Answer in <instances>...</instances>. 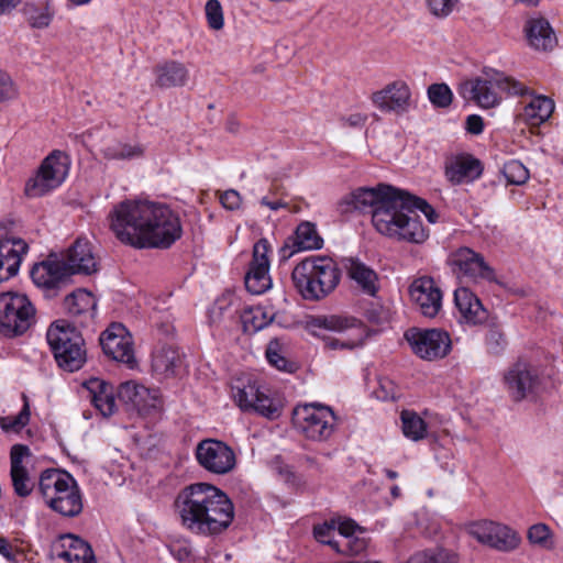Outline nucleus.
<instances>
[{"label": "nucleus", "instance_id": "obj_5", "mask_svg": "<svg viewBox=\"0 0 563 563\" xmlns=\"http://www.w3.org/2000/svg\"><path fill=\"white\" fill-rule=\"evenodd\" d=\"M503 92L523 96L528 93V88L522 82L493 69L484 70L481 76L465 80L459 87V93L463 99L474 101L484 109L499 104Z\"/></svg>", "mask_w": 563, "mask_h": 563}, {"label": "nucleus", "instance_id": "obj_6", "mask_svg": "<svg viewBox=\"0 0 563 563\" xmlns=\"http://www.w3.org/2000/svg\"><path fill=\"white\" fill-rule=\"evenodd\" d=\"M38 490L45 503L64 517H76L82 511V498L78 484L65 471H43L38 481Z\"/></svg>", "mask_w": 563, "mask_h": 563}, {"label": "nucleus", "instance_id": "obj_40", "mask_svg": "<svg viewBox=\"0 0 563 563\" xmlns=\"http://www.w3.org/2000/svg\"><path fill=\"white\" fill-rule=\"evenodd\" d=\"M408 563H459V555L446 549L427 550L411 555Z\"/></svg>", "mask_w": 563, "mask_h": 563}, {"label": "nucleus", "instance_id": "obj_38", "mask_svg": "<svg viewBox=\"0 0 563 563\" xmlns=\"http://www.w3.org/2000/svg\"><path fill=\"white\" fill-rule=\"evenodd\" d=\"M150 391L142 385H137L133 382L122 383L118 388V397L125 404H131L137 410H144L146 407H156V398L153 397V402L147 405L145 398Z\"/></svg>", "mask_w": 563, "mask_h": 563}, {"label": "nucleus", "instance_id": "obj_45", "mask_svg": "<svg viewBox=\"0 0 563 563\" xmlns=\"http://www.w3.org/2000/svg\"><path fill=\"white\" fill-rule=\"evenodd\" d=\"M503 174L511 185H522L529 179V170L517 159H511L504 165Z\"/></svg>", "mask_w": 563, "mask_h": 563}, {"label": "nucleus", "instance_id": "obj_7", "mask_svg": "<svg viewBox=\"0 0 563 563\" xmlns=\"http://www.w3.org/2000/svg\"><path fill=\"white\" fill-rule=\"evenodd\" d=\"M46 340L57 365L69 373L79 371L87 361L82 334L69 322L57 320L46 332Z\"/></svg>", "mask_w": 563, "mask_h": 563}, {"label": "nucleus", "instance_id": "obj_18", "mask_svg": "<svg viewBox=\"0 0 563 563\" xmlns=\"http://www.w3.org/2000/svg\"><path fill=\"white\" fill-rule=\"evenodd\" d=\"M99 341L104 354L112 360L130 366L135 364L132 335L123 324H110L101 333Z\"/></svg>", "mask_w": 563, "mask_h": 563}, {"label": "nucleus", "instance_id": "obj_33", "mask_svg": "<svg viewBox=\"0 0 563 563\" xmlns=\"http://www.w3.org/2000/svg\"><path fill=\"white\" fill-rule=\"evenodd\" d=\"M347 276L357 285V287L368 296H376L379 285L378 276L374 269L364 263L349 258L344 264Z\"/></svg>", "mask_w": 563, "mask_h": 563}, {"label": "nucleus", "instance_id": "obj_8", "mask_svg": "<svg viewBox=\"0 0 563 563\" xmlns=\"http://www.w3.org/2000/svg\"><path fill=\"white\" fill-rule=\"evenodd\" d=\"M307 330L316 336H321L320 330H329L343 333L352 331L353 335L349 340L341 341L339 339L324 338L325 350L347 349L353 350L364 344L368 333L362 321L354 317L342 314L312 316L307 320Z\"/></svg>", "mask_w": 563, "mask_h": 563}, {"label": "nucleus", "instance_id": "obj_31", "mask_svg": "<svg viewBox=\"0 0 563 563\" xmlns=\"http://www.w3.org/2000/svg\"><path fill=\"white\" fill-rule=\"evenodd\" d=\"M97 301L93 295L87 290L79 289L64 299V308L71 317L82 318L79 323L86 324L96 317Z\"/></svg>", "mask_w": 563, "mask_h": 563}, {"label": "nucleus", "instance_id": "obj_64", "mask_svg": "<svg viewBox=\"0 0 563 563\" xmlns=\"http://www.w3.org/2000/svg\"><path fill=\"white\" fill-rule=\"evenodd\" d=\"M384 472L389 479H396L398 477V473L393 470L385 468Z\"/></svg>", "mask_w": 563, "mask_h": 563}, {"label": "nucleus", "instance_id": "obj_36", "mask_svg": "<svg viewBox=\"0 0 563 563\" xmlns=\"http://www.w3.org/2000/svg\"><path fill=\"white\" fill-rule=\"evenodd\" d=\"M323 240L318 234L317 228L311 222H301L295 232V238L292 242V250L284 257H289L294 253L303 251V250H319L322 247Z\"/></svg>", "mask_w": 563, "mask_h": 563}, {"label": "nucleus", "instance_id": "obj_24", "mask_svg": "<svg viewBox=\"0 0 563 563\" xmlns=\"http://www.w3.org/2000/svg\"><path fill=\"white\" fill-rule=\"evenodd\" d=\"M411 300L419 307L424 317H435L442 306V292L431 277L415 279L409 287Z\"/></svg>", "mask_w": 563, "mask_h": 563}, {"label": "nucleus", "instance_id": "obj_42", "mask_svg": "<svg viewBox=\"0 0 563 563\" xmlns=\"http://www.w3.org/2000/svg\"><path fill=\"white\" fill-rule=\"evenodd\" d=\"M101 152L107 159H129L143 154V150L140 146H133L117 141L103 146Z\"/></svg>", "mask_w": 563, "mask_h": 563}, {"label": "nucleus", "instance_id": "obj_32", "mask_svg": "<svg viewBox=\"0 0 563 563\" xmlns=\"http://www.w3.org/2000/svg\"><path fill=\"white\" fill-rule=\"evenodd\" d=\"M92 405L103 417H110L115 411V396L112 385L99 378L86 383Z\"/></svg>", "mask_w": 563, "mask_h": 563}, {"label": "nucleus", "instance_id": "obj_14", "mask_svg": "<svg viewBox=\"0 0 563 563\" xmlns=\"http://www.w3.org/2000/svg\"><path fill=\"white\" fill-rule=\"evenodd\" d=\"M405 339L412 352L422 360L442 358L451 350L449 334L437 329L421 330L411 328L406 331Z\"/></svg>", "mask_w": 563, "mask_h": 563}, {"label": "nucleus", "instance_id": "obj_1", "mask_svg": "<svg viewBox=\"0 0 563 563\" xmlns=\"http://www.w3.org/2000/svg\"><path fill=\"white\" fill-rule=\"evenodd\" d=\"M109 217L115 236L137 249H168L183 234L179 217L162 203L125 200Z\"/></svg>", "mask_w": 563, "mask_h": 563}, {"label": "nucleus", "instance_id": "obj_19", "mask_svg": "<svg viewBox=\"0 0 563 563\" xmlns=\"http://www.w3.org/2000/svg\"><path fill=\"white\" fill-rule=\"evenodd\" d=\"M372 102L382 112L402 115L412 107L411 90L404 80H395L372 95Z\"/></svg>", "mask_w": 563, "mask_h": 563}, {"label": "nucleus", "instance_id": "obj_62", "mask_svg": "<svg viewBox=\"0 0 563 563\" xmlns=\"http://www.w3.org/2000/svg\"><path fill=\"white\" fill-rule=\"evenodd\" d=\"M261 205L266 206L271 210H274V211H276V210H278L280 208H286L287 207V203L284 202L283 200L271 201L267 197H263L261 199Z\"/></svg>", "mask_w": 563, "mask_h": 563}, {"label": "nucleus", "instance_id": "obj_4", "mask_svg": "<svg viewBox=\"0 0 563 563\" xmlns=\"http://www.w3.org/2000/svg\"><path fill=\"white\" fill-rule=\"evenodd\" d=\"M336 263L327 256H310L298 263L291 273L295 288L306 300H320L340 283Z\"/></svg>", "mask_w": 563, "mask_h": 563}, {"label": "nucleus", "instance_id": "obj_10", "mask_svg": "<svg viewBox=\"0 0 563 563\" xmlns=\"http://www.w3.org/2000/svg\"><path fill=\"white\" fill-rule=\"evenodd\" d=\"M35 321V308L29 298L20 292L0 294V333L14 338L25 333Z\"/></svg>", "mask_w": 563, "mask_h": 563}, {"label": "nucleus", "instance_id": "obj_29", "mask_svg": "<svg viewBox=\"0 0 563 563\" xmlns=\"http://www.w3.org/2000/svg\"><path fill=\"white\" fill-rule=\"evenodd\" d=\"M155 84L159 88L183 87L189 80L188 68L178 60H164L154 68Z\"/></svg>", "mask_w": 563, "mask_h": 563}, {"label": "nucleus", "instance_id": "obj_27", "mask_svg": "<svg viewBox=\"0 0 563 563\" xmlns=\"http://www.w3.org/2000/svg\"><path fill=\"white\" fill-rule=\"evenodd\" d=\"M64 263L69 269L70 277L75 274L90 275L98 269L92 245L84 238H78L68 249Z\"/></svg>", "mask_w": 563, "mask_h": 563}, {"label": "nucleus", "instance_id": "obj_59", "mask_svg": "<svg viewBox=\"0 0 563 563\" xmlns=\"http://www.w3.org/2000/svg\"><path fill=\"white\" fill-rule=\"evenodd\" d=\"M229 297L223 296L221 299H218L212 308L210 309V318L212 322H216L220 319L223 311L227 309V307L230 305Z\"/></svg>", "mask_w": 563, "mask_h": 563}, {"label": "nucleus", "instance_id": "obj_60", "mask_svg": "<svg viewBox=\"0 0 563 563\" xmlns=\"http://www.w3.org/2000/svg\"><path fill=\"white\" fill-rule=\"evenodd\" d=\"M362 531V529L355 523V521L347 519L340 522L338 531L342 536L343 540L355 534L356 531Z\"/></svg>", "mask_w": 563, "mask_h": 563}, {"label": "nucleus", "instance_id": "obj_54", "mask_svg": "<svg viewBox=\"0 0 563 563\" xmlns=\"http://www.w3.org/2000/svg\"><path fill=\"white\" fill-rule=\"evenodd\" d=\"M376 397L382 400H395L398 397L397 386L390 379L379 380V387L374 391Z\"/></svg>", "mask_w": 563, "mask_h": 563}, {"label": "nucleus", "instance_id": "obj_11", "mask_svg": "<svg viewBox=\"0 0 563 563\" xmlns=\"http://www.w3.org/2000/svg\"><path fill=\"white\" fill-rule=\"evenodd\" d=\"M232 396L242 411H253L271 420L277 419L282 413L279 404L266 395L250 375L234 380Z\"/></svg>", "mask_w": 563, "mask_h": 563}, {"label": "nucleus", "instance_id": "obj_48", "mask_svg": "<svg viewBox=\"0 0 563 563\" xmlns=\"http://www.w3.org/2000/svg\"><path fill=\"white\" fill-rule=\"evenodd\" d=\"M205 13L208 26L211 30L219 31L224 25L222 5L218 0H208L205 7Z\"/></svg>", "mask_w": 563, "mask_h": 563}, {"label": "nucleus", "instance_id": "obj_21", "mask_svg": "<svg viewBox=\"0 0 563 563\" xmlns=\"http://www.w3.org/2000/svg\"><path fill=\"white\" fill-rule=\"evenodd\" d=\"M387 184H378L376 187H361L346 195L339 203L341 213H350L358 210L364 211L371 208L372 211L380 207V202L389 197L395 190Z\"/></svg>", "mask_w": 563, "mask_h": 563}, {"label": "nucleus", "instance_id": "obj_17", "mask_svg": "<svg viewBox=\"0 0 563 563\" xmlns=\"http://www.w3.org/2000/svg\"><path fill=\"white\" fill-rule=\"evenodd\" d=\"M269 244L262 239L254 244L253 256L245 274V288L253 295H262L272 287L269 276Z\"/></svg>", "mask_w": 563, "mask_h": 563}, {"label": "nucleus", "instance_id": "obj_41", "mask_svg": "<svg viewBox=\"0 0 563 563\" xmlns=\"http://www.w3.org/2000/svg\"><path fill=\"white\" fill-rule=\"evenodd\" d=\"M528 541L536 547H539L543 550H553L554 544V533L551 528L545 523H536L532 525L527 532Z\"/></svg>", "mask_w": 563, "mask_h": 563}, {"label": "nucleus", "instance_id": "obj_53", "mask_svg": "<svg viewBox=\"0 0 563 563\" xmlns=\"http://www.w3.org/2000/svg\"><path fill=\"white\" fill-rule=\"evenodd\" d=\"M430 12L438 18L448 16L459 0H426Z\"/></svg>", "mask_w": 563, "mask_h": 563}, {"label": "nucleus", "instance_id": "obj_15", "mask_svg": "<svg viewBox=\"0 0 563 563\" xmlns=\"http://www.w3.org/2000/svg\"><path fill=\"white\" fill-rule=\"evenodd\" d=\"M504 383L509 396L515 401H521L539 390L541 377L533 365L518 361L506 371Z\"/></svg>", "mask_w": 563, "mask_h": 563}, {"label": "nucleus", "instance_id": "obj_9", "mask_svg": "<svg viewBox=\"0 0 563 563\" xmlns=\"http://www.w3.org/2000/svg\"><path fill=\"white\" fill-rule=\"evenodd\" d=\"M292 426L307 440L324 442L334 433L336 416L319 402L298 405L292 410Z\"/></svg>", "mask_w": 563, "mask_h": 563}, {"label": "nucleus", "instance_id": "obj_51", "mask_svg": "<svg viewBox=\"0 0 563 563\" xmlns=\"http://www.w3.org/2000/svg\"><path fill=\"white\" fill-rule=\"evenodd\" d=\"M335 528L333 523L324 522L322 525L316 526L313 529L314 538L323 543L333 548L335 551L341 550V544L339 541L332 539L334 536Z\"/></svg>", "mask_w": 563, "mask_h": 563}, {"label": "nucleus", "instance_id": "obj_26", "mask_svg": "<svg viewBox=\"0 0 563 563\" xmlns=\"http://www.w3.org/2000/svg\"><path fill=\"white\" fill-rule=\"evenodd\" d=\"M27 250L29 245L22 239L7 236L0 240V284L18 275Z\"/></svg>", "mask_w": 563, "mask_h": 563}, {"label": "nucleus", "instance_id": "obj_49", "mask_svg": "<svg viewBox=\"0 0 563 563\" xmlns=\"http://www.w3.org/2000/svg\"><path fill=\"white\" fill-rule=\"evenodd\" d=\"M485 344L488 353L500 355L507 346V340L498 327H492L486 334Z\"/></svg>", "mask_w": 563, "mask_h": 563}, {"label": "nucleus", "instance_id": "obj_39", "mask_svg": "<svg viewBox=\"0 0 563 563\" xmlns=\"http://www.w3.org/2000/svg\"><path fill=\"white\" fill-rule=\"evenodd\" d=\"M401 429L406 438L420 441L427 437V422L412 410H402L400 413Z\"/></svg>", "mask_w": 563, "mask_h": 563}, {"label": "nucleus", "instance_id": "obj_12", "mask_svg": "<svg viewBox=\"0 0 563 563\" xmlns=\"http://www.w3.org/2000/svg\"><path fill=\"white\" fill-rule=\"evenodd\" d=\"M69 159L60 151L52 152L41 164L36 175L25 185L29 197H41L62 185L68 175Z\"/></svg>", "mask_w": 563, "mask_h": 563}, {"label": "nucleus", "instance_id": "obj_22", "mask_svg": "<svg viewBox=\"0 0 563 563\" xmlns=\"http://www.w3.org/2000/svg\"><path fill=\"white\" fill-rule=\"evenodd\" d=\"M31 278L37 287L55 291L69 282L70 275L64 261L49 256L46 261L33 266Z\"/></svg>", "mask_w": 563, "mask_h": 563}, {"label": "nucleus", "instance_id": "obj_2", "mask_svg": "<svg viewBox=\"0 0 563 563\" xmlns=\"http://www.w3.org/2000/svg\"><path fill=\"white\" fill-rule=\"evenodd\" d=\"M181 526L189 532L214 537L223 533L234 519V505L219 487L195 483L184 487L174 501Z\"/></svg>", "mask_w": 563, "mask_h": 563}, {"label": "nucleus", "instance_id": "obj_47", "mask_svg": "<svg viewBox=\"0 0 563 563\" xmlns=\"http://www.w3.org/2000/svg\"><path fill=\"white\" fill-rule=\"evenodd\" d=\"M430 102L438 108H446L452 103L453 93L445 84H433L428 88Z\"/></svg>", "mask_w": 563, "mask_h": 563}, {"label": "nucleus", "instance_id": "obj_3", "mask_svg": "<svg viewBox=\"0 0 563 563\" xmlns=\"http://www.w3.org/2000/svg\"><path fill=\"white\" fill-rule=\"evenodd\" d=\"M407 198L408 191L395 188L380 207L372 211V223L382 235L419 244L427 240L428 233L419 216L411 214Z\"/></svg>", "mask_w": 563, "mask_h": 563}, {"label": "nucleus", "instance_id": "obj_16", "mask_svg": "<svg viewBox=\"0 0 563 563\" xmlns=\"http://www.w3.org/2000/svg\"><path fill=\"white\" fill-rule=\"evenodd\" d=\"M468 532L479 543L503 552L512 551L520 544V538L514 530L490 520L472 523Z\"/></svg>", "mask_w": 563, "mask_h": 563}, {"label": "nucleus", "instance_id": "obj_57", "mask_svg": "<svg viewBox=\"0 0 563 563\" xmlns=\"http://www.w3.org/2000/svg\"><path fill=\"white\" fill-rule=\"evenodd\" d=\"M16 96V89L11 78L0 71V102L13 99Z\"/></svg>", "mask_w": 563, "mask_h": 563}, {"label": "nucleus", "instance_id": "obj_50", "mask_svg": "<svg viewBox=\"0 0 563 563\" xmlns=\"http://www.w3.org/2000/svg\"><path fill=\"white\" fill-rule=\"evenodd\" d=\"M341 550H336L338 553L346 555H358L367 548V540L364 537L352 536L340 542Z\"/></svg>", "mask_w": 563, "mask_h": 563}, {"label": "nucleus", "instance_id": "obj_63", "mask_svg": "<svg viewBox=\"0 0 563 563\" xmlns=\"http://www.w3.org/2000/svg\"><path fill=\"white\" fill-rule=\"evenodd\" d=\"M21 0H0V14H4L14 9Z\"/></svg>", "mask_w": 563, "mask_h": 563}, {"label": "nucleus", "instance_id": "obj_30", "mask_svg": "<svg viewBox=\"0 0 563 563\" xmlns=\"http://www.w3.org/2000/svg\"><path fill=\"white\" fill-rule=\"evenodd\" d=\"M455 306L466 322L472 324L483 323L487 319V311L481 300L465 287L454 291Z\"/></svg>", "mask_w": 563, "mask_h": 563}, {"label": "nucleus", "instance_id": "obj_56", "mask_svg": "<svg viewBox=\"0 0 563 563\" xmlns=\"http://www.w3.org/2000/svg\"><path fill=\"white\" fill-rule=\"evenodd\" d=\"M221 205L228 210H238L242 203V197L239 191L234 189H228L220 195Z\"/></svg>", "mask_w": 563, "mask_h": 563}, {"label": "nucleus", "instance_id": "obj_37", "mask_svg": "<svg viewBox=\"0 0 563 563\" xmlns=\"http://www.w3.org/2000/svg\"><path fill=\"white\" fill-rule=\"evenodd\" d=\"M179 363V353L173 346H162L157 349L152 356L153 371L164 377L173 376Z\"/></svg>", "mask_w": 563, "mask_h": 563}, {"label": "nucleus", "instance_id": "obj_46", "mask_svg": "<svg viewBox=\"0 0 563 563\" xmlns=\"http://www.w3.org/2000/svg\"><path fill=\"white\" fill-rule=\"evenodd\" d=\"M265 354L271 365L280 371L291 372L292 364L282 355V344L277 339L269 341Z\"/></svg>", "mask_w": 563, "mask_h": 563}, {"label": "nucleus", "instance_id": "obj_61", "mask_svg": "<svg viewBox=\"0 0 563 563\" xmlns=\"http://www.w3.org/2000/svg\"><path fill=\"white\" fill-rule=\"evenodd\" d=\"M0 554L8 560H12L14 558L12 545L3 537H0Z\"/></svg>", "mask_w": 563, "mask_h": 563}, {"label": "nucleus", "instance_id": "obj_43", "mask_svg": "<svg viewBox=\"0 0 563 563\" xmlns=\"http://www.w3.org/2000/svg\"><path fill=\"white\" fill-rule=\"evenodd\" d=\"M274 319V313L267 312L263 307L257 306L245 310L243 322L246 328L258 331L268 325Z\"/></svg>", "mask_w": 563, "mask_h": 563}, {"label": "nucleus", "instance_id": "obj_28", "mask_svg": "<svg viewBox=\"0 0 563 563\" xmlns=\"http://www.w3.org/2000/svg\"><path fill=\"white\" fill-rule=\"evenodd\" d=\"M60 550H56V558L66 563H97L89 543L74 534L63 536Z\"/></svg>", "mask_w": 563, "mask_h": 563}, {"label": "nucleus", "instance_id": "obj_23", "mask_svg": "<svg viewBox=\"0 0 563 563\" xmlns=\"http://www.w3.org/2000/svg\"><path fill=\"white\" fill-rule=\"evenodd\" d=\"M31 460V451L27 445L14 444L10 451V475L14 493L20 497L29 496L34 488L27 465Z\"/></svg>", "mask_w": 563, "mask_h": 563}, {"label": "nucleus", "instance_id": "obj_13", "mask_svg": "<svg viewBox=\"0 0 563 563\" xmlns=\"http://www.w3.org/2000/svg\"><path fill=\"white\" fill-rule=\"evenodd\" d=\"M195 454L202 468L217 475L230 473L236 464L232 448L216 439L200 441L196 446Z\"/></svg>", "mask_w": 563, "mask_h": 563}, {"label": "nucleus", "instance_id": "obj_34", "mask_svg": "<svg viewBox=\"0 0 563 563\" xmlns=\"http://www.w3.org/2000/svg\"><path fill=\"white\" fill-rule=\"evenodd\" d=\"M526 30L528 41L536 49L548 51L554 47L556 37L547 20L533 19L528 22Z\"/></svg>", "mask_w": 563, "mask_h": 563}, {"label": "nucleus", "instance_id": "obj_44", "mask_svg": "<svg viewBox=\"0 0 563 563\" xmlns=\"http://www.w3.org/2000/svg\"><path fill=\"white\" fill-rule=\"evenodd\" d=\"M30 405L24 397V405L16 416L0 417V427L5 432L19 433L30 421Z\"/></svg>", "mask_w": 563, "mask_h": 563}, {"label": "nucleus", "instance_id": "obj_25", "mask_svg": "<svg viewBox=\"0 0 563 563\" xmlns=\"http://www.w3.org/2000/svg\"><path fill=\"white\" fill-rule=\"evenodd\" d=\"M482 174V162L471 154H457L445 162L444 175L452 185L473 183Z\"/></svg>", "mask_w": 563, "mask_h": 563}, {"label": "nucleus", "instance_id": "obj_55", "mask_svg": "<svg viewBox=\"0 0 563 563\" xmlns=\"http://www.w3.org/2000/svg\"><path fill=\"white\" fill-rule=\"evenodd\" d=\"M27 19L33 27L43 29L48 26L51 22V15L46 10L31 8L27 10Z\"/></svg>", "mask_w": 563, "mask_h": 563}, {"label": "nucleus", "instance_id": "obj_52", "mask_svg": "<svg viewBox=\"0 0 563 563\" xmlns=\"http://www.w3.org/2000/svg\"><path fill=\"white\" fill-rule=\"evenodd\" d=\"M407 201H409V206L411 208V214H417L416 210H420L429 222L435 223L438 220L437 211L427 202V200L410 195L408 192Z\"/></svg>", "mask_w": 563, "mask_h": 563}, {"label": "nucleus", "instance_id": "obj_35", "mask_svg": "<svg viewBox=\"0 0 563 563\" xmlns=\"http://www.w3.org/2000/svg\"><path fill=\"white\" fill-rule=\"evenodd\" d=\"M554 102L545 96H537L523 108L522 119L531 126L544 123L553 113Z\"/></svg>", "mask_w": 563, "mask_h": 563}, {"label": "nucleus", "instance_id": "obj_20", "mask_svg": "<svg viewBox=\"0 0 563 563\" xmlns=\"http://www.w3.org/2000/svg\"><path fill=\"white\" fill-rule=\"evenodd\" d=\"M452 272L457 277L470 279H493L494 271L487 265L484 257L468 247H460L449 257Z\"/></svg>", "mask_w": 563, "mask_h": 563}, {"label": "nucleus", "instance_id": "obj_58", "mask_svg": "<svg viewBox=\"0 0 563 563\" xmlns=\"http://www.w3.org/2000/svg\"><path fill=\"white\" fill-rule=\"evenodd\" d=\"M465 129L470 134L479 135L484 131L483 118L478 114H470L465 121Z\"/></svg>", "mask_w": 563, "mask_h": 563}]
</instances>
